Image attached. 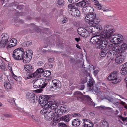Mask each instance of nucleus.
<instances>
[{
	"label": "nucleus",
	"mask_w": 127,
	"mask_h": 127,
	"mask_svg": "<svg viewBox=\"0 0 127 127\" xmlns=\"http://www.w3.org/2000/svg\"><path fill=\"white\" fill-rule=\"evenodd\" d=\"M102 42L103 43H102L100 49L101 50L113 49V44L111 41H108L107 40H103Z\"/></svg>",
	"instance_id": "nucleus-9"
},
{
	"label": "nucleus",
	"mask_w": 127,
	"mask_h": 127,
	"mask_svg": "<svg viewBox=\"0 0 127 127\" xmlns=\"http://www.w3.org/2000/svg\"><path fill=\"white\" fill-rule=\"evenodd\" d=\"M119 118L123 122L127 121V117H122V116L120 115L119 116Z\"/></svg>",
	"instance_id": "nucleus-51"
},
{
	"label": "nucleus",
	"mask_w": 127,
	"mask_h": 127,
	"mask_svg": "<svg viewBox=\"0 0 127 127\" xmlns=\"http://www.w3.org/2000/svg\"><path fill=\"white\" fill-rule=\"evenodd\" d=\"M55 96L54 95H40V97H42L44 99V102H47L50 100L51 99H52L51 98L54 97V96Z\"/></svg>",
	"instance_id": "nucleus-18"
},
{
	"label": "nucleus",
	"mask_w": 127,
	"mask_h": 127,
	"mask_svg": "<svg viewBox=\"0 0 127 127\" xmlns=\"http://www.w3.org/2000/svg\"><path fill=\"white\" fill-rule=\"evenodd\" d=\"M82 99H81L80 101L82 102H85V103H88L92 106H95V104L93 101L90 97L88 95H83L82 97Z\"/></svg>",
	"instance_id": "nucleus-10"
},
{
	"label": "nucleus",
	"mask_w": 127,
	"mask_h": 127,
	"mask_svg": "<svg viewBox=\"0 0 127 127\" xmlns=\"http://www.w3.org/2000/svg\"><path fill=\"white\" fill-rule=\"evenodd\" d=\"M43 91V90L40 88V89H38L34 91L36 93H39L41 92L42 91Z\"/></svg>",
	"instance_id": "nucleus-57"
},
{
	"label": "nucleus",
	"mask_w": 127,
	"mask_h": 127,
	"mask_svg": "<svg viewBox=\"0 0 127 127\" xmlns=\"http://www.w3.org/2000/svg\"><path fill=\"white\" fill-rule=\"evenodd\" d=\"M18 13H17L15 14V16L14 17V21L16 23H18V21L19 20L18 19L19 18L18 16Z\"/></svg>",
	"instance_id": "nucleus-46"
},
{
	"label": "nucleus",
	"mask_w": 127,
	"mask_h": 127,
	"mask_svg": "<svg viewBox=\"0 0 127 127\" xmlns=\"http://www.w3.org/2000/svg\"><path fill=\"white\" fill-rule=\"evenodd\" d=\"M44 70L43 68H39L37 69L36 71L34 72V77H36L38 78L41 77V75L39 74L44 73Z\"/></svg>",
	"instance_id": "nucleus-16"
},
{
	"label": "nucleus",
	"mask_w": 127,
	"mask_h": 127,
	"mask_svg": "<svg viewBox=\"0 0 127 127\" xmlns=\"http://www.w3.org/2000/svg\"><path fill=\"white\" fill-rule=\"evenodd\" d=\"M44 74H43V76L50 79L51 77H50L49 76L50 75L51 73L50 71L44 70Z\"/></svg>",
	"instance_id": "nucleus-31"
},
{
	"label": "nucleus",
	"mask_w": 127,
	"mask_h": 127,
	"mask_svg": "<svg viewBox=\"0 0 127 127\" xmlns=\"http://www.w3.org/2000/svg\"><path fill=\"white\" fill-rule=\"evenodd\" d=\"M74 95L76 97L77 100H80L81 99H82V97L83 95L81 92L76 91L74 93Z\"/></svg>",
	"instance_id": "nucleus-19"
},
{
	"label": "nucleus",
	"mask_w": 127,
	"mask_h": 127,
	"mask_svg": "<svg viewBox=\"0 0 127 127\" xmlns=\"http://www.w3.org/2000/svg\"><path fill=\"white\" fill-rule=\"evenodd\" d=\"M54 117V118L53 120V122L55 123H56L58 121V119L55 117V115Z\"/></svg>",
	"instance_id": "nucleus-59"
},
{
	"label": "nucleus",
	"mask_w": 127,
	"mask_h": 127,
	"mask_svg": "<svg viewBox=\"0 0 127 127\" xmlns=\"http://www.w3.org/2000/svg\"><path fill=\"white\" fill-rule=\"evenodd\" d=\"M64 2L63 0H58L55 3V5L56 6L59 8L63 7L64 5Z\"/></svg>",
	"instance_id": "nucleus-26"
},
{
	"label": "nucleus",
	"mask_w": 127,
	"mask_h": 127,
	"mask_svg": "<svg viewBox=\"0 0 127 127\" xmlns=\"http://www.w3.org/2000/svg\"><path fill=\"white\" fill-rule=\"evenodd\" d=\"M32 44V42L29 41H24L22 44V46L24 47H28L31 45Z\"/></svg>",
	"instance_id": "nucleus-36"
},
{
	"label": "nucleus",
	"mask_w": 127,
	"mask_h": 127,
	"mask_svg": "<svg viewBox=\"0 0 127 127\" xmlns=\"http://www.w3.org/2000/svg\"><path fill=\"white\" fill-rule=\"evenodd\" d=\"M3 37H2L1 39H3L2 40H5L7 42L9 39V36L8 34L6 33H4L2 34L1 36Z\"/></svg>",
	"instance_id": "nucleus-35"
},
{
	"label": "nucleus",
	"mask_w": 127,
	"mask_h": 127,
	"mask_svg": "<svg viewBox=\"0 0 127 127\" xmlns=\"http://www.w3.org/2000/svg\"><path fill=\"white\" fill-rule=\"evenodd\" d=\"M60 84L61 83L60 82V83H58V82L56 83H54V84H52V85H53V86L54 85V87L55 88H56V89L59 88L60 87Z\"/></svg>",
	"instance_id": "nucleus-45"
},
{
	"label": "nucleus",
	"mask_w": 127,
	"mask_h": 127,
	"mask_svg": "<svg viewBox=\"0 0 127 127\" xmlns=\"http://www.w3.org/2000/svg\"><path fill=\"white\" fill-rule=\"evenodd\" d=\"M104 98L112 102L113 100V99L109 96H107L105 97Z\"/></svg>",
	"instance_id": "nucleus-53"
},
{
	"label": "nucleus",
	"mask_w": 127,
	"mask_h": 127,
	"mask_svg": "<svg viewBox=\"0 0 127 127\" xmlns=\"http://www.w3.org/2000/svg\"><path fill=\"white\" fill-rule=\"evenodd\" d=\"M68 7L71 9H73L75 8V6L74 5L71 4H70L68 5Z\"/></svg>",
	"instance_id": "nucleus-63"
},
{
	"label": "nucleus",
	"mask_w": 127,
	"mask_h": 127,
	"mask_svg": "<svg viewBox=\"0 0 127 127\" xmlns=\"http://www.w3.org/2000/svg\"><path fill=\"white\" fill-rule=\"evenodd\" d=\"M26 98L30 103H36L37 102L38 97L32 92L27 93L26 95Z\"/></svg>",
	"instance_id": "nucleus-8"
},
{
	"label": "nucleus",
	"mask_w": 127,
	"mask_h": 127,
	"mask_svg": "<svg viewBox=\"0 0 127 127\" xmlns=\"http://www.w3.org/2000/svg\"><path fill=\"white\" fill-rule=\"evenodd\" d=\"M100 21V18L96 15L95 18L94 19L93 21L89 20L88 21V22L89 21V24L92 26L94 27L97 29L99 30H98V32H97V33H99L100 31L101 32L103 30H102V27L101 25H98Z\"/></svg>",
	"instance_id": "nucleus-7"
},
{
	"label": "nucleus",
	"mask_w": 127,
	"mask_h": 127,
	"mask_svg": "<svg viewBox=\"0 0 127 127\" xmlns=\"http://www.w3.org/2000/svg\"><path fill=\"white\" fill-rule=\"evenodd\" d=\"M114 48L117 51H120V50L125 51L127 48V44L123 42L121 44L118 45Z\"/></svg>",
	"instance_id": "nucleus-12"
},
{
	"label": "nucleus",
	"mask_w": 127,
	"mask_h": 127,
	"mask_svg": "<svg viewBox=\"0 0 127 127\" xmlns=\"http://www.w3.org/2000/svg\"><path fill=\"white\" fill-rule=\"evenodd\" d=\"M103 121L101 122V127H109V124L107 122L104 120Z\"/></svg>",
	"instance_id": "nucleus-33"
},
{
	"label": "nucleus",
	"mask_w": 127,
	"mask_h": 127,
	"mask_svg": "<svg viewBox=\"0 0 127 127\" xmlns=\"http://www.w3.org/2000/svg\"><path fill=\"white\" fill-rule=\"evenodd\" d=\"M48 102L50 108L51 107V108H52L53 109L57 108L60 104V103L59 102H58L53 99H51L50 100L48 101Z\"/></svg>",
	"instance_id": "nucleus-11"
},
{
	"label": "nucleus",
	"mask_w": 127,
	"mask_h": 127,
	"mask_svg": "<svg viewBox=\"0 0 127 127\" xmlns=\"http://www.w3.org/2000/svg\"><path fill=\"white\" fill-rule=\"evenodd\" d=\"M81 28V30L80 31V35L83 37H87L89 35V33H88V30L83 28Z\"/></svg>",
	"instance_id": "nucleus-17"
},
{
	"label": "nucleus",
	"mask_w": 127,
	"mask_h": 127,
	"mask_svg": "<svg viewBox=\"0 0 127 127\" xmlns=\"http://www.w3.org/2000/svg\"><path fill=\"white\" fill-rule=\"evenodd\" d=\"M120 74L118 71H114L112 72L107 78L109 81H111L114 84H116L120 82L122 79L120 76Z\"/></svg>",
	"instance_id": "nucleus-4"
},
{
	"label": "nucleus",
	"mask_w": 127,
	"mask_h": 127,
	"mask_svg": "<svg viewBox=\"0 0 127 127\" xmlns=\"http://www.w3.org/2000/svg\"><path fill=\"white\" fill-rule=\"evenodd\" d=\"M41 82L38 79L35 80L33 84V87L35 88H38L40 87L41 86Z\"/></svg>",
	"instance_id": "nucleus-27"
},
{
	"label": "nucleus",
	"mask_w": 127,
	"mask_h": 127,
	"mask_svg": "<svg viewBox=\"0 0 127 127\" xmlns=\"http://www.w3.org/2000/svg\"><path fill=\"white\" fill-rule=\"evenodd\" d=\"M11 65L12 63H9L8 65V69L10 70V71H11V70H12Z\"/></svg>",
	"instance_id": "nucleus-62"
},
{
	"label": "nucleus",
	"mask_w": 127,
	"mask_h": 127,
	"mask_svg": "<svg viewBox=\"0 0 127 127\" xmlns=\"http://www.w3.org/2000/svg\"><path fill=\"white\" fill-rule=\"evenodd\" d=\"M73 25L74 26L76 27H79L80 25L79 22L76 21L73 23Z\"/></svg>",
	"instance_id": "nucleus-55"
},
{
	"label": "nucleus",
	"mask_w": 127,
	"mask_h": 127,
	"mask_svg": "<svg viewBox=\"0 0 127 127\" xmlns=\"http://www.w3.org/2000/svg\"><path fill=\"white\" fill-rule=\"evenodd\" d=\"M118 54L117 55H120V56L121 57H124L126 58V56L127 53L125 51L120 50V51H118Z\"/></svg>",
	"instance_id": "nucleus-32"
},
{
	"label": "nucleus",
	"mask_w": 127,
	"mask_h": 127,
	"mask_svg": "<svg viewBox=\"0 0 127 127\" xmlns=\"http://www.w3.org/2000/svg\"><path fill=\"white\" fill-rule=\"evenodd\" d=\"M48 84V83L47 82H43V83L42 84L40 87V88L41 89H43Z\"/></svg>",
	"instance_id": "nucleus-50"
},
{
	"label": "nucleus",
	"mask_w": 127,
	"mask_h": 127,
	"mask_svg": "<svg viewBox=\"0 0 127 127\" xmlns=\"http://www.w3.org/2000/svg\"><path fill=\"white\" fill-rule=\"evenodd\" d=\"M71 15L73 16L79 17L80 15V11L77 8L73 9Z\"/></svg>",
	"instance_id": "nucleus-24"
},
{
	"label": "nucleus",
	"mask_w": 127,
	"mask_h": 127,
	"mask_svg": "<svg viewBox=\"0 0 127 127\" xmlns=\"http://www.w3.org/2000/svg\"><path fill=\"white\" fill-rule=\"evenodd\" d=\"M91 90H92L93 91L95 92L96 93H98L99 92V90H98V87H95V88H94L93 87L92 88L90 89Z\"/></svg>",
	"instance_id": "nucleus-48"
},
{
	"label": "nucleus",
	"mask_w": 127,
	"mask_h": 127,
	"mask_svg": "<svg viewBox=\"0 0 127 127\" xmlns=\"http://www.w3.org/2000/svg\"><path fill=\"white\" fill-rule=\"evenodd\" d=\"M71 115V117H76L77 116V117H81V115L79 113H71L70 114Z\"/></svg>",
	"instance_id": "nucleus-41"
},
{
	"label": "nucleus",
	"mask_w": 127,
	"mask_h": 127,
	"mask_svg": "<svg viewBox=\"0 0 127 127\" xmlns=\"http://www.w3.org/2000/svg\"><path fill=\"white\" fill-rule=\"evenodd\" d=\"M0 68L2 70L5 71L6 67L5 62L1 59L0 60Z\"/></svg>",
	"instance_id": "nucleus-30"
},
{
	"label": "nucleus",
	"mask_w": 127,
	"mask_h": 127,
	"mask_svg": "<svg viewBox=\"0 0 127 127\" xmlns=\"http://www.w3.org/2000/svg\"><path fill=\"white\" fill-rule=\"evenodd\" d=\"M95 5H96L95 8H96L98 9L99 10H101L102 9V5H101L99 3L96 4Z\"/></svg>",
	"instance_id": "nucleus-44"
},
{
	"label": "nucleus",
	"mask_w": 127,
	"mask_h": 127,
	"mask_svg": "<svg viewBox=\"0 0 127 127\" xmlns=\"http://www.w3.org/2000/svg\"><path fill=\"white\" fill-rule=\"evenodd\" d=\"M120 55H117V56L115 59V62L117 63H122L125 59V58L124 57H121V56H120Z\"/></svg>",
	"instance_id": "nucleus-23"
},
{
	"label": "nucleus",
	"mask_w": 127,
	"mask_h": 127,
	"mask_svg": "<svg viewBox=\"0 0 127 127\" xmlns=\"http://www.w3.org/2000/svg\"><path fill=\"white\" fill-rule=\"evenodd\" d=\"M18 50V54L20 56L19 58V60H23L25 63L29 62L33 55L32 50H29L27 52L24 51V49L22 48H19Z\"/></svg>",
	"instance_id": "nucleus-3"
},
{
	"label": "nucleus",
	"mask_w": 127,
	"mask_h": 127,
	"mask_svg": "<svg viewBox=\"0 0 127 127\" xmlns=\"http://www.w3.org/2000/svg\"><path fill=\"white\" fill-rule=\"evenodd\" d=\"M115 31L113 27L107 25L101 31L100 35H95L96 38L95 39L96 40H97V38H101V37L103 38H109L113 35V33Z\"/></svg>",
	"instance_id": "nucleus-2"
},
{
	"label": "nucleus",
	"mask_w": 127,
	"mask_h": 127,
	"mask_svg": "<svg viewBox=\"0 0 127 127\" xmlns=\"http://www.w3.org/2000/svg\"><path fill=\"white\" fill-rule=\"evenodd\" d=\"M4 86L6 89L9 90L11 89V84L8 81H5L4 82Z\"/></svg>",
	"instance_id": "nucleus-29"
},
{
	"label": "nucleus",
	"mask_w": 127,
	"mask_h": 127,
	"mask_svg": "<svg viewBox=\"0 0 127 127\" xmlns=\"http://www.w3.org/2000/svg\"><path fill=\"white\" fill-rule=\"evenodd\" d=\"M108 49L101 50L102 51L100 53V55L102 57L105 56L108 53Z\"/></svg>",
	"instance_id": "nucleus-34"
},
{
	"label": "nucleus",
	"mask_w": 127,
	"mask_h": 127,
	"mask_svg": "<svg viewBox=\"0 0 127 127\" xmlns=\"http://www.w3.org/2000/svg\"><path fill=\"white\" fill-rule=\"evenodd\" d=\"M87 78L85 77L84 79H83L81 82V84H83L86 83L87 81Z\"/></svg>",
	"instance_id": "nucleus-58"
},
{
	"label": "nucleus",
	"mask_w": 127,
	"mask_h": 127,
	"mask_svg": "<svg viewBox=\"0 0 127 127\" xmlns=\"http://www.w3.org/2000/svg\"><path fill=\"white\" fill-rule=\"evenodd\" d=\"M17 40L15 39H12L10 41V42L12 43V44L10 45L9 44L8 47H9V48H11L15 46L17 44Z\"/></svg>",
	"instance_id": "nucleus-28"
},
{
	"label": "nucleus",
	"mask_w": 127,
	"mask_h": 127,
	"mask_svg": "<svg viewBox=\"0 0 127 127\" xmlns=\"http://www.w3.org/2000/svg\"><path fill=\"white\" fill-rule=\"evenodd\" d=\"M58 127H68V126L65 123L63 122L58 123Z\"/></svg>",
	"instance_id": "nucleus-39"
},
{
	"label": "nucleus",
	"mask_w": 127,
	"mask_h": 127,
	"mask_svg": "<svg viewBox=\"0 0 127 127\" xmlns=\"http://www.w3.org/2000/svg\"><path fill=\"white\" fill-rule=\"evenodd\" d=\"M19 48H18L15 50L13 51L12 56L13 58L15 60H19V55H18Z\"/></svg>",
	"instance_id": "nucleus-20"
},
{
	"label": "nucleus",
	"mask_w": 127,
	"mask_h": 127,
	"mask_svg": "<svg viewBox=\"0 0 127 127\" xmlns=\"http://www.w3.org/2000/svg\"><path fill=\"white\" fill-rule=\"evenodd\" d=\"M70 117H71L70 114H67L62 116L60 119L61 121H64L65 122H68L70 120Z\"/></svg>",
	"instance_id": "nucleus-25"
},
{
	"label": "nucleus",
	"mask_w": 127,
	"mask_h": 127,
	"mask_svg": "<svg viewBox=\"0 0 127 127\" xmlns=\"http://www.w3.org/2000/svg\"><path fill=\"white\" fill-rule=\"evenodd\" d=\"M93 81L91 80L90 81H90L88 82L87 84L88 86L90 88V90L92 88L91 87L93 86Z\"/></svg>",
	"instance_id": "nucleus-43"
},
{
	"label": "nucleus",
	"mask_w": 127,
	"mask_h": 127,
	"mask_svg": "<svg viewBox=\"0 0 127 127\" xmlns=\"http://www.w3.org/2000/svg\"><path fill=\"white\" fill-rule=\"evenodd\" d=\"M91 2L89 0H83L82 1L75 4L76 6L82 7V11L83 13L86 12V15L85 18L86 20V17L88 18L87 20L93 21L97 15L94 12V9L90 6Z\"/></svg>",
	"instance_id": "nucleus-1"
},
{
	"label": "nucleus",
	"mask_w": 127,
	"mask_h": 127,
	"mask_svg": "<svg viewBox=\"0 0 127 127\" xmlns=\"http://www.w3.org/2000/svg\"><path fill=\"white\" fill-rule=\"evenodd\" d=\"M114 32H115L113 33V35L110 37L112 38V41L111 42H112L113 44V48L118 45L121 44L123 42L124 40L123 36L119 34H116L117 35V37H112L113 36H114V35H116V34H113Z\"/></svg>",
	"instance_id": "nucleus-6"
},
{
	"label": "nucleus",
	"mask_w": 127,
	"mask_h": 127,
	"mask_svg": "<svg viewBox=\"0 0 127 127\" xmlns=\"http://www.w3.org/2000/svg\"><path fill=\"white\" fill-rule=\"evenodd\" d=\"M112 53L113 52L111 51H109V50H108V53H107V54H108V55L107 56V57L108 58L111 57L110 58H112Z\"/></svg>",
	"instance_id": "nucleus-49"
},
{
	"label": "nucleus",
	"mask_w": 127,
	"mask_h": 127,
	"mask_svg": "<svg viewBox=\"0 0 127 127\" xmlns=\"http://www.w3.org/2000/svg\"><path fill=\"white\" fill-rule=\"evenodd\" d=\"M82 122L80 118H76L73 120L72 122V125L75 127H78L80 125L81 126Z\"/></svg>",
	"instance_id": "nucleus-14"
},
{
	"label": "nucleus",
	"mask_w": 127,
	"mask_h": 127,
	"mask_svg": "<svg viewBox=\"0 0 127 127\" xmlns=\"http://www.w3.org/2000/svg\"><path fill=\"white\" fill-rule=\"evenodd\" d=\"M57 82L59 83H60V82L58 80H54L52 81V84H54V83H57Z\"/></svg>",
	"instance_id": "nucleus-64"
},
{
	"label": "nucleus",
	"mask_w": 127,
	"mask_h": 127,
	"mask_svg": "<svg viewBox=\"0 0 127 127\" xmlns=\"http://www.w3.org/2000/svg\"><path fill=\"white\" fill-rule=\"evenodd\" d=\"M42 97H40V95L39 97L38 98V102L39 104H40V105L43 104L44 103V99Z\"/></svg>",
	"instance_id": "nucleus-42"
},
{
	"label": "nucleus",
	"mask_w": 127,
	"mask_h": 127,
	"mask_svg": "<svg viewBox=\"0 0 127 127\" xmlns=\"http://www.w3.org/2000/svg\"><path fill=\"white\" fill-rule=\"evenodd\" d=\"M87 125V126H85L83 127H93V124L92 122V123H90Z\"/></svg>",
	"instance_id": "nucleus-61"
},
{
	"label": "nucleus",
	"mask_w": 127,
	"mask_h": 127,
	"mask_svg": "<svg viewBox=\"0 0 127 127\" xmlns=\"http://www.w3.org/2000/svg\"><path fill=\"white\" fill-rule=\"evenodd\" d=\"M118 54V52H113L112 53V56L113 58H110L112 60H113V59H114V58H116L117 56V55Z\"/></svg>",
	"instance_id": "nucleus-52"
},
{
	"label": "nucleus",
	"mask_w": 127,
	"mask_h": 127,
	"mask_svg": "<svg viewBox=\"0 0 127 127\" xmlns=\"http://www.w3.org/2000/svg\"><path fill=\"white\" fill-rule=\"evenodd\" d=\"M17 81H20L21 80V78L19 76H16L13 78Z\"/></svg>",
	"instance_id": "nucleus-47"
},
{
	"label": "nucleus",
	"mask_w": 127,
	"mask_h": 127,
	"mask_svg": "<svg viewBox=\"0 0 127 127\" xmlns=\"http://www.w3.org/2000/svg\"><path fill=\"white\" fill-rule=\"evenodd\" d=\"M97 41H96L95 39H94L95 42H96L95 47L97 49H100L102 43H103V42H102L103 40L100 38H97Z\"/></svg>",
	"instance_id": "nucleus-22"
},
{
	"label": "nucleus",
	"mask_w": 127,
	"mask_h": 127,
	"mask_svg": "<svg viewBox=\"0 0 127 127\" xmlns=\"http://www.w3.org/2000/svg\"><path fill=\"white\" fill-rule=\"evenodd\" d=\"M69 61L71 63H73L75 62V60L73 58L71 57L70 58Z\"/></svg>",
	"instance_id": "nucleus-54"
},
{
	"label": "nucleus",
	"mask_w": 127,
	"mask_h": 127,
	"mask_svg": "<svg viewBox=\"0 0 127 127\" xmlns=\"http://www.w3.org/2000/svg\"><path fill=\"white\" fill-rule=\"evenodd\" d=\"M3 40L2 39L0 41V46L1 47L4 48L6 45V43L7 42L5 40Z\"/></svg>",
	"instance_id": "nucleus-40"
},
{
	"label": "nucleus",
	"mask_w": 127,
	"mask_h": 127,
	"mask_svg": "<svg viewBox=\"0 0 127 127\" xmlns=\"http://www.w3.org/2000/svg\"><path fill=\"white\" fill-rule=\"evenodd\" d=\"M48 101L47 102L44 103V104L43 103L41 105L42 108H43L45 109L46 110L47 109H48V108H50V106H49V104Z\"/></svg>",
	"instance_id": "nucleus-37"
},
{
	"label": "nucleus",
	"mask_w": 127,
	"mask_h": 127,
	"mask_svg": "<svg viewBox=\"0 0 127 127\" xmlns=\"http://www.w3.org/2000/svg\"><path fill=\"white\" fill-rule=\"evenodd\" d=\"M82 122L81 123V127H83L87 126V125L89 124L90 123H92V122L90 120L84 118L82 119Z\"/></svg>",
	"instance_id": "nucleus-21"
},
{
	"label": "nucleus",
	"mask_w": 127,
	"mask_h": 127,
	"mask_svg": "<svg viewBox=\"0 0 127 127\" xmlns=\"http://www.w3.org/2000/svg\"><path fill=\"white\" fill-rule=\"evenodd\" d=\"M99 72V70L98 69L95 70L94 71L93 73L94 76H96Z\"/></svg>",
	"instance_id": "nucleus-56"
},
{
	"label": "nucleus",
	"mask_w": 127,
	"mask_h": 127,
	"mask_svg": "<svg viewBox=\"0 0 127 127\" xmlns=\"http://www.w3.org/2000/svg\"><path fill=\"white\" fill-rule=\"evenodd\" d=\"M121 66L122 68L120 71L121 73L123 75H126L127 74V62L123 64Z\"/></svg>",
	"instance_id": "nucleus-13"
},
{
	"label": "nucleus",
	"mask_w": 127,
	"mask_h": 127,
	"mask_svg": "<svg viewBox=\"0 0 127 127\" xmlns=\"http://www.w3.org/2000/svg\"><path fill=\"white\" fill-rule=\"evenodd\" d=\"M3 115V116L6 117H11L12 116L11 114H4Z\"/></svg>",
	"instance_id": "nucleus-60"
},
{
	"label": "nucleus",
	"mask_w": 127,
	"mask_h": 127,
	"mask_svg": "<svg viewBox=\"0 0 127 127\" xmlns=\"http://www.w3.org/2000/svg\"><path fill=\"white\" fill-rule=\"evenodd\" d=\"M54 116V112L51 111L48 112L47 114H45L44 115V117L45 118L46 120L47 121L51 120Z\"/></svg>",
	"instance_id": "nucleus-15"
},
{
	"label": "nucleus",
	"mask_w": 127,
	"mask_h": 127,
	"mask_svg": "<svg viewBox=\"0 0 127 127\" xmlns=\"http://www.w3.org/2000/svg\"><path fill=\"white\" fill-rule=\"evenodd\" d=\"M24 67L26 72V75L23 76V78L25 79H27L34 77V69L31 65H25Z\"/></svg>",
	"instance_id": "nucleus-5"
},
{
	"label": "nucleus",
	"mask_w": 127,
	"mask_h": 127,
	"mask_svg": "<svg viewBox=\"0 0 127 127\" xmlns=\"http://www.w3.org/2000/svg\"><path fill=\"white\" fill-rule=\"evenodd\" d=\"M67 109V106H62L60 107V110L62 113L63 112L65 113L67 112L66 110Z\"/></svg>",
	"instance_id": "nucleus-38"
}]
</instances>
